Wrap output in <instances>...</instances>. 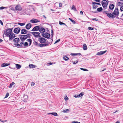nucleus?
<instances>
[{"instance_id":"obj_50","label":"nucleus","mask_w":123,"mask_h":123,"mask_svg":"<svg viewBox=\"0 0 123 123\" xmlns=\"http://www.w3.org/2000/svg\"><path fill=\"white\" fill-rule=\"evenodd\" d=\"M53 63L51 62H49L48 63H47V65L48 66H49L52 64Z\"/></svg>"},{"instance_id":"obj_12","label":"nucleus","mask_w":123,"mask_h":123,"mask_svg":"<svg viewBox=\"0 0 123 123\" xmlns=\"http://www.w3.org/2000/svg\"><path fill=\"white\" fill-rule=\"evenodd\" d=\"M8 37L9 38V40H10L15 37V35L14 34L12 33L9 35Z\"/></svg>"},{"instance_id":"obj_62","label":"nucleus","mask_w":123,"mask_h":123,"mask_svg":"<svg viewBox=\"0 0 123 123\" xmlns=\"http://www.w3.org/2000/svg\"><path fill=\"white\" fill-rule=\"evenodd\" d=\"M24 97L25 98H28V96L27 95H25L24 96Z\"/></svg>"},{"instance_id":"obj_14","label":"nucleus","mask_w":123,"mask_h":123,"mask_svg":"<svg viewBox=\"0 0 123 123\" xmlns=\"http://www.w3.org/2000/svg\"><path fill=\"white\" fill-rule=\"evenodd\" d=\"M28 32H30L25 29H22L21 30V33L22 34H26Z\"/></svg>"},{"instance_id":"obj_41","label":"nucleus","mask_w":123,"mask_h":123,"mask_svg":"<svg viewBox=\"0 0 123 123\" xmlns=\"http://www.w3.org/2000/svg\"><path fill=\"white\" fill-rule=\"evenodd\" d=\"M78 62V61L77 60L76 61H75L73 62V64H75L77 63Z\"/></svg>"},{"instance_id":"obj_38","label":"nucleus","mask_w":123,"mask_h":123,"mask_svg":"<svg viewBox=\"0 0 123 123\" xmlns=\"http://www.w3.org/2000/svg\"><path fill=\"white\" fill-rule=\"evenodd\" d=\"M23 42H22L20 43V46L21 47H23L24 45V44L23 43Z\"/></svg>"},{"instance_id":"obj_13","label":"nucleus","mask_w":123,"mask_h":123,"mask_svg":"<svg viewBox=\"0 0 123 123\" xmlns=\"http://www.w3.org/2000/svg\"><path fill=\"white\" fill-rule=\"evenodd\" d=\"M31 22L33 23H35L38 22H39L40 21L36 19H32L30 21Z\"/></svg>"},{"instance_id":"obj_48","label":"nucleus","mask_w":123,"mask_h":123,"mask_svg":"<svg viewBox=\"0 0 123 123\" xmlns=\"http://www.w3.org/2000/svg\"><path fill=\"white\" fill-rule=\"evenodd\" d=\"M60 39H58V40H57L56 41L55 43H54L55 44L56 43H58V42H59V41H60Z\"/></svg>"},{"instance_id":"obj_21","label":"nucleus","mask_w":123,"mask_h":123,"mask_svg":"<svg viewBox=\"0 0 123 123\" xmlns=\"http://www.w3.org/2000/svg\"><path fill=\"white\" fill-rule=\"evenodd\" d=\"M9 65V64L8 63H4L2 64L1 65V67H6L7 66H8Z\"/></svg>"},{"instance_id":"obj_2","label":"nucleus","mask_w":123,"mask_h":123,"mask_svg":"<svg viewBox=\"0 0 123 123\" xmlns=\"http://www.w3.org/2000/svg\"><path fill=\"white\" fill-rule=\"evenodd\" d=\"M35 37H41V35L38 32H30Z\"/></svg>"},{"instance_id":"obj_59","label":"nucleus","mask_w":123,"mask_h":123,"mask_svg":"<svg viewBox=\"0 0 123 123\" xmlns=\"http://www.w3.org/2000/svg\"><path fill=\"white\" fill-rule=\"evenodd\" d=\"M92 19L93 20H96V21L98 20V19L96 18Z\"/></svg>"},{"instance_id":"obj_44","label":"nucleus","mask_w":123,"mask_h":123,"mask_svg":"<svg viewBox=\"0 0 123 123\" xmlns=\"http://www.w3.org/2000/svg\"><path fill=\"white\" fill-rule=\"evenodd\" d=\"M6 8V7H3V6H1L0 7V10H2L4 8Z\"/></svg>"},{"instance_id":"obj_6","label":"nucleus","mask_w":123,"mask_h":123,"mask_svg":"<svg viewBox=\"0 0 123 123\" xmlns=\"http://www.w3.org/2000/svg\"><path fill=\"white\" fill-rule=\"evenodd\" d=\"M119 13L118 12V8H115L114 12L113 13V14L115 16V18L116 16H118Z\"/></svg>"},{"instance_id":"obj_60","label":"nucleus","mask_w":123,"mask_h":123,"mask_svg":"<svg viewBox=\"0 0 123 123\" xmlns=\"http://www.w3.org/2000/svg\"><path fill=\"white\" fill-rule=\"evenodd\" d=\"M94 0L97 2H100V1L98 0Z\"/></svg>"},{"instance_id":"obj_51","label":"nucleus","mask_w":123,"mask_h":123,"mask_svg":"<svg viewBox=\"0 0 123 123\" xmlns=\"http://www.w3.org/2000/svg\"><path fill=\"white\" fill-rule=\"evenodd\" d=\"M69 110L68 109H67L65 110H64L63 111V112H66L67 111H69Z\"/></svg>"},{"instance_id":"obj_58","label":"nucleus","mask_w":123,"mask_h":123,"mask_svg":"<svg viewBox=\"0 0 123 123\" xmlns=\"http://www.w3.org/2000/svg\"><path fill=\"white\" fill-rule=\"evenodd\" d=\"M0 23L1 24V25H3V22H2L1 21V20H0Z\"/></svg>"},{"instance_id":"obj_56","label":"nucleus","mask_w":123,"mask_h":123,"mask_svg":"<svg viewBox=\"0 0 123 123\" xmlns=\"http://www.w3.org/2000/svg\"><path fill=\"white\" fill-rule=\"evenodd\" d=\"M35 83L33 82H32L31 83V86H34L35 85Z\"/></svg>"},{"instance_id":"obj_39","label":"nucleus","mask_w":123,"mask_h":123,"mask_svg":"<svg viewBox=\"0 0 123 123\" xmlns=\"http://www.w3.org/2000/svg\"><path fill=\"white\" fill-rule=\"evenodd\" d=\"M88 30H92L94 29L93 28L90 27H88Z\"/></svg>"},{"instance_id":"obj_47","label":"nucleus","mask_w":123,"mask_h":123,"mask_svg":"<svg viewBox=\"0 0 123 123\" xmlns=\"http://www.w3.org/2000/svg\"><path fill=\"white\" fill-rule=\"evenodd\" d=\"M0 121L3 122V123H4L5 122H6L7 121V120H4V121H3V120H2V119H0Z\"/></svg>"},{"instance_id":"obj_16","label":"nucleus","mask_w":123,"mask_h":123,"mask_svg":"<svg viewBox=\"0 0 123 123\" xmlns=\"http://www.w3.org/2000/svg\"><path fill=\"white\" fill-rule=\"evenodd\" d=\"M106 51L105 50V51H102L99 52L97 53L96 55H102L104 54L105 53H106Z\"/></svg>"},{"instance_id":"obj_19","label":"nucleus","mask_w":123,"mask_h":123,"mask_svg":"<svg viewBox=\"0 0 123 123\" xmlns=\"http://www.w3.org/2000/svg\"><path fill=\"white\" fill-rule=\"evenodd\" d=\"M39 31L41 33H43L45 31V29L43 28H41L39 29Z\"/></svg>"},{"instance_id":"obj_36","label":"nucleus","mask_w":123,"mask_h":123,"mask_svg":"<svg viewBox=\"0 0 123 123\" xmlns=\"http://www.w3.org/2000/svg\"><path fill=\"white\" fill-rule=\"evenodd\" d=\"M33 44L34 45H38V46H39V44H38V43L36 41L34 42H33Z\"/></svg>"},{"instance_id":"obj_40","label":"nucleus","mask_w":123,"mask_h":123,"mask_svg":"<svg viewBox=\"0 0 123 123\" xmlns=\"http://www.w3.org/2000/svg\"><path fill=\"white\" fill-rule=\"evenodd\" d=\"M28 43L27 42H26L24 44V46H28Z\"/></svg>"},{"instance_id":"obj_61","label":"nucleus","mask_w":123,"mask_h":123,"mask_svg":"<svg viewBox=\"0 0 123 123\" xmlns=\"http://www.w3.org/2000/svg\"><path fill=\"white\" fill-rule=\"evenodd\" d=\"M75 55V53H71V55H74V56Z\"/></svg>"},{"instance_id":"obj_15","label":"nucleus","mask_w":123,"mask_h":123,"mask_svg":"<svg viewBox=\"0 0 123 123\" xmlns=\"http://www.w3.org/2000/svg\"><path fill=\"white\" fill-rule=\"evenodd\" d=\"M40 29V27L39 26H36L34 27L31 30V31H37L39 30Z\"/></svg>"},{"instance_id":"obj_25","label":"nucleus","mask_w":123,"mask_h":123,"mask_svg":"<svg viewBox=\"0 0 123 123\" xmlns=\"http://www.w3.org/2000/svg\"><path fill=\"white\" fill-rule=\"evenodd\" d=\"M83 49L84 50H86L87 49V47L86 45L84 44L83 45Z\"/></svg>"},{"instance_id":"obj_4","label":"nucleus","mask_w":123,"mask_h":123,"mask_svg":"<svg viewBox=\"0 0 123 123\" xmlns=\"http://www.w3.org/2000/svg\"><path fill=\"white\" fill-rule=\"evenodd\" d=\"M104 12L105 14H107V16L109 18H115V16L113 13L112 14H111L110 13H108V12L107 11H105Z\"/></svg>"},{"instance_id":"obj_17","label":"nucleus","mask_w":123,"mask_h":123,"mask_svg":"<svg viewBox=\"0 0 123 123\" xmlns=\"http://www.w3.org/2000/svg\"><path fill=\"white\" fill-rule=\"evenodd\" d=\"M31 27V25L30 23L27 24L25 26L27 30H29Z\"/></svg>"},{"instance_id":"obj_5","label":"nucleus","mask_w":123,"mask_h":123,"mask_svg":"<svg viewBox=\"0 0 123 123\" xmlns=\"http://www.w3.org/2000/svg\"><path fill=\"white\" fill-rule=\"evenodd\" d=\"M46 40V39L45 38L41 37L39 38L38 39V41L40 42V43H41V44L44 43H47Z\"/></svg>"},{"instance_id":"obj_52","label":"nucleus","mask_w":123,"mask_h":123,"mask_svg":"<svg viewBox=\"0 0 123 123\" xmlns=\"http://www.w3.org/2000/svg\"><path fill=\"white\" fill-rule=\"evenodd\" d=\"M120 10L121 11H123V6H122L120 7Z\"/></svg>"},{"instance_id":"obj_1","label":"nucleus","mask_w":123,"mask_h":123,"mask_svg":"<svg viewBox=\"0 0 123 123\" xmlns=\"http://www.w3.org/2000/svg\"><path fill=\"white\" fill-rule=\"evenodd\" d=\"M48 39V40H46L47 43L44 44H41L39 45V46L40 47H42L48 46L49 44L51 43L52 42L53 40L52 39L49 38Z\"/></svg>"},{"instance_id":"obj_29","label":"nucleus","mask_w":123,"mask_h":123,"mask_svg":"<svg viewBox=\"0 0 123 123\" xmlns=\"http://www.w3.org/2000/svg\"><path fill=\"white\" fill-rule=\"evenodd\" d=\"M63 57L64 60L66 61H67L69 59L66 56H63Z\"/></svg>"},{"instance_id":"obj_53","label":"nucleus","mask_w":123,"mask_h":123,"mask_svg":"<svg viewBox=\"0 0 123 123\" xmlns=\"http://www.w3.org/2000/svg\"><path fill=\"white\" fill-rule=\"evenodd\" d=\"M72 123H80L79 122L77 121H73L72 122Z\"/></svg>"},{"instance_id":"obj_32","label":"nucleus","mask_w":123,"mask_h":123,"mask_svg":"<svg viewBox=\"0 0 123 123\" xmlns=\"http://www.w3.org/2000/svg\"><path fill=\"white\" fill-rule=\"evenodd\" d=\"M69 19L74 24H75L76 23L75 22L74 20L72 19L71 18H69Z\"/></svg>"},{"instance_id":"obj_49","label":"nucleus","mask_w":123,"mask_h":123,"mask_svg":"<svg viewBox=\"0 0 123 123\" xmlns=\"http://www.w3.org/2000/svg\"><path fill=\"white\" fill-rule=\"evenodd\" d=\"M51 35L52 36V37H53V30H51Z\"/></svg>"},{"instance_id":"obj_22","label":"nucleus","mask_w":123,"mask_h":123,"mask_svg":"<svg viewBox=\"0 0 123 123\" xmlns=\"http://www.w3.org/2000/svg\"><path fill=\"white\" fill-rule=\"evenodd\" d=\"M92 8L93 9H96L98 7V6L97 5H96L95 4H93V2H92Z\"/></svg>"},{"instance_id":"obj_20","label":"nucleus","mask_w":123,"mask_h":123,"mask_svg":"<svg viewBox=\"0 0 123 123\" xmlns=\"http://www.w3.org/2000/svg\"><path fill=\"white\" fill-rule=\"evenodd\" d=\"M114 7V5L113 4H111L109 6V8L111 10H113Z\"/></svg>"},{"instance_id":"obj_10","label":"nucleus","mask_w":123,"mask_h":123,"mask_svg":"<svg viewBox=\"0 0 123 123\" xmlns=\"http://www.w3.org/2000/svg\"><path fill=\"white\" fill-rule=\"evenodd\" d=\"M22 9V7L19 5H17L15 7V10L16 11H21Z\"/></svg>"},{"instance_id":"obj_64","label":"nucleus","mask_w":123,"mask_h":123,"mask_svg":"<svg viewBox=\"0 0 123 123\" xmlns=\"http://www.w3.org/2000/svg\"><path fill=\"white\" fill-rule=\"evenodd\" d=\"M59 5H60V6L61 7L62 6V4L61 3H59Z\"/></svg>"},{"instance_id":"obj_30","label":"nucleus","mask_w":123,"mask_h":123,"mask_svg":"<svg viewBox=\"0 0 123 123\" xmlns=\"http://www.w3.org/2000/svg\"><path fill=\"white\" fill-rule=\"evenodd\" d=\"M27 41L28 42H29V43H30L29 45H30L31 43V42H32L31 40V39H27Z\"/></svg>"},{"instance_id":"obj_8","label":"nucleus","mask_w":123,"mask_h":123,"mask_svg":"<svg viewBox=\"0 0 123 123\" xmlns=\"http://www.w3.org/2000/svg\"><path fill=\"white\" fill-rule=\"evenodd\" d=\"M42 36L43 37L47 39L49 38L50 36V34L46 32L43 33L42 34Z\"/></svg>"},{"instance_id":"obj_11","label":"nucleus","mask_w":123,"mask_h":123,"mask_svg":"<svg viewBox=\"0 0 123 123\" xmlns=\"http://www.w3.org/2000/svg\"><path fill=\"white\" fill-rule=\"evenodd\" d=\"M20 30V29L19 27H18L14 29L13 32L15 33L18 34Z\"/></svg>"},{"instance_id":"obj_7","label":"nucleus","mask_w":123,"mask_h":123,"mask_svg":"<svg viewBox=\"0 0 123 123\" xmlns=\"http://www.w3.org/2000/svg\"><path fill=\"white\" fill-rule=\"evenodd\" d=\"M28 36L27 35H20V39L21 41L25 40L27 38Z\"/></svg>"},{"instance_id":"obj_24","label":"nucleus","mask_w":123,"mask_h":123,"mask_svg":"<svg viewBox=\"0 0 123 123\" xmlns=\"http://www.w3.org/2000/svg\"><path fill=\"white\" fill-rule=\"evenodd\" d=\"M103 10L102 7H100L99 8H98L97 10V12H100Z\"/></svg>"},{"instance_id":"obj_18","label":"nucleus","mask_w":123,"mask_h":123,"mask_svg":"<svg viewBox=\"0 0 123 123\" xmlns=\"http://www.w3.org/2000/svg\"><path fill=\"white\" fill-rule=\"evenodd\" d=\"M19 41V38H16L13 40V41L15 43H18Z\"/></svg>"},{"instance_id":"obj_9","label":"nucleus","mask_w":123,"mask_h":123,"mask_svg":"<svg viewBox=\"0 0 123 123\" xmlns=\"http://www.w3.org/2000/svg\"><path fill=\"white\" fill-rule=\"evenodd\" d=\"M102 4L103 7H106L108 4L107 1L105 0H103L102 2Z\"/></svg>"},{"instance_id":"obj_63","label":"nucleus","mask_w":123,"mask_h":123,"mask_svg":"<svg viewBox=\"0 0 123 123\" xmlns=\"http://www.w3.org/2000/svg\"><path fill=\"white\" fill-rule=\"evenodd\" d=\"M77 97H78V98L81 97V96H80V94L77 95Z\"/></svg>"},{"instance_id":"obj_3","label":"nucleus","mask_w":123,"mask_h":123,"mask_svg":"<svg viewBox=\"0 0 123 123\" xmlns=\"http://www.w3.org/2000/svg\"><path fill=\"white\" fill-rule=\"evenodd\" d=\"M12 29H7L4 32V34L6 35V36H9L10 34L12 33Z\"/></svg>"},{"instance_id":"obj_55","label":"nucleus","mask_w":123,"mask_h":123,"mask_svg":"<svg viewBox=\"0 0 123 123\" xmlns=\"http://www.w3.org/2000/svg\"><path fill=\"white\" fill-rule=\"evenodd\" d=\"M64 99L66 100H67L68 99V98L66 96V97H65V98H64Z\"/></svg>"},{"instance_id":"obj_23","label":"nucleus","mask_w":123,"mask_h":123,"mask_svg":"<svg viewBox=\"0 0 123 123\" xmlns=\"http://www.w3.org/2000/svg\"><path fill=\"white\" fill-rule=\"evenodd\" d=\"M29 67L30 68H34L36 67V66L32 64H29Z\"/></svg>"},{"instance_id":"obj_42","label":"nucleus","mask_w":123,"mask_h":123,"mask_svg":"<svg viewBox=\"0 0 123 123\" xmlns=\"http://www.w3.org/2000/svg\"><path fill=\"white\" fill-rule=\"evenodd\" d=\"M75 55H81V54L80 53H75Z\"/></svg>"},{"instance_id":"obj_33","label":"nucleus","mask_w":123,"mask_h":123,"mask_svg":"<svg viewBox=\"0 0 123 123\" xmlns=\"http://www.w3.org/2000/svg\"><path fill=\"white\" fill-rule=\"evenodd\" d=\"M123 4V3L120 2H118L117 3V5L118 6H120L121 5H122Z\"/></svg>"},{"instance_id":"obj_46","label":"nucleus","mask_w":123,"mask_h":123,"mask_svg":"<svg viewBox=\"0 0 123 123\" xmlns=\"http://www.w3.org/2000/svg\"><path fill=\"white\" fill-rule=\"evenodd\" d=\"M9 95V93H7L5 96V98H6L8 97Z\"/></svg>"},{"instance_id":"obj_28","label":"nucleus","mask_w":123,"mask_h":123,"mask_svg":"<svg viewBox=\"0 0 123 123\" xmlns=\"http://www.w3.org/2000/svg\"><path fill=\"white\" fill-rule=\"evenodd\" d=\"M15 84V83L14 82H12V83L10 84V85L8 87L10 88H11L12 87V86Z\"/></svg>"},{"instance_id":"obj_43","label":"nucleus","mask_w":123,"mask_h":123,"mask_svg":"<svg viewBox=\"0 0 123 123\" xmlns=\"http://www.w3.org/2000/svg\"><path fill=\"white\" fill-rule=\"evenodd\" d=\"M93 4H95L96 5H100V4L98 3H96L94 2H93Z\"/></svg>"},{"instance_id":"obj_37","label":"nucleus","mask_w":123,"mask_h":123,"mask_svg":"<svg viewBox=\"0 0 123 123\" xmlns=\"http://www.w3.org/2000/svg\"><path fill=\"white\" fill-rule=\"evenodd\" d=\"M59 23L60 25H66L64 23L62 22L61 21H59Z\"/></svg>"},{"instance_id":"obj_45","label":"nucleus","mask_w":123,"mask_h":123,"mask_svg":"<svg viewBox=\"0 0 123 123\" xmlns=\"http://www.w3.org/2000/svg\"><path fill=\"white\" fill-rule=\"evenodd\" d=\"M80 95V96L81 97L84 94V93L83 92H81L80 94H79Z\"/></svg>"},{"instance_id":"obj_26","label":"nucleus","mask_w":123,"mask_h":123,"mask_svg":"<svg viewBox=\"0 0 123 123\" xmlns=\"http://www.w3.org/2000/svg\"><path fill=\"white\" fill-rule=\"evenodd\" d=\"M16 68L18 69H19L21 67V66L20 65L18 64H16Z\"/></svg>"},{"instance_id":"obj_57","label":"nucleus","mask_w":123,"mask_h":123,"mask_svg":"<svg viewBox=\"0 0 123 123\" xmlns=\"http://www.w3.org/2000/svg\"><path fill=\"white\" fill-rule=\"evenodd\" d=\"M80 13L81 15H83V12L82 11H80Z\"/></svg>"},{"instance_id":"obj_54","label":"nucleus","mask_w":123,"mask_h":123,"mask_svg":"<svg viewBox=\"0 0 123 123\" xmlns=\"http://www.w3.org/2000/svg\"><path fill=\"white\" fill-rule=\"evenodd\" d=\"M10 10H12L14 11V8L13 7H11L10 8Z\"/></svg>"},{"instance_id":"obj_35","label":"nucleus","mask_w":123,"mask_h":123,"mask_svg":"<svg viewBox=\"0 0 123 123\" xmlns=\"http://www.w3.org/2000/svg\"><path fill=\"white\" fill-rule=\"evenodd\" d=\"M14 45H15V46L17 47L19 46H20L19 44L18 43H14Z\"/></svg>"},{"instance_id":"obj_34","label":"nucleus","mask_w":123,"mask_h":123,"mask_svg":"<svg viewBox=\"0 0 123 123\" xmlns=\"http://www.w3.org/2000/svg\"><path fill=\"white\" fill-rule=\"evenodd\" d=\"M72 9L74 11H77L76 8L75 7V6L73 5L72 6Z\"/></svg>"},{"instance_id":"obj_31","label":"nucleus","mask_w":123,"mask_h":123,"mask_svg":"<svg viewBox=\"0 0 123 123\" xmlns=\"http://www.w3.org/2000/svg\"><path fill=\"white\" fill-rule=\"evenodd\" d=\"M18 24L21 26H23L25 25V23H18Z\"/></svg>"},{"instance_id":"obj_27","label":"nucleus","mask_w":123,"mask_h":123,"mask_svg":"<svg viewBox=\"0 0 123 123\" xmlns=\"http://www.w3.org/2000/svg\"><path fill=\"white\" fill-rule=\"evenodd\" d=\"M48 114H51L52 115L55 116H57V114L56 113V112H53V113H48Z\"/></svg>"}]
</instances>
